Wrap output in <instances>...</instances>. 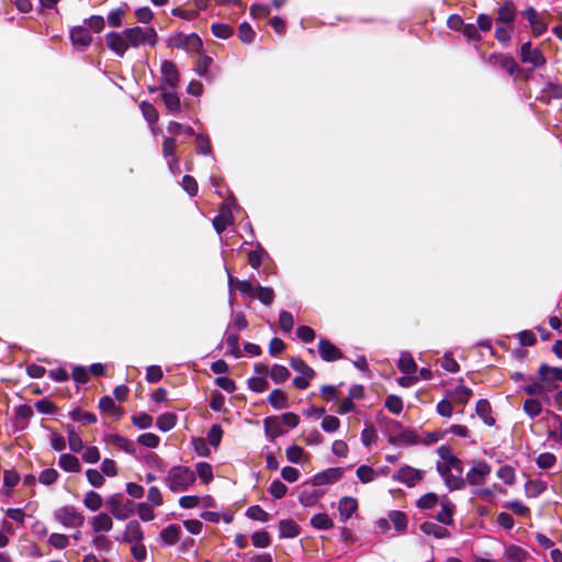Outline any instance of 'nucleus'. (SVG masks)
<instances>
[{"label":"nucleus","instance_id":"obj_36","mask_svg":"<svg viewBox=\"0 0 562 562\" xmlns=\"http://www.w3.org/2000/svg\"><path fill=\"white\" fill-rule=\"evenodd\" d=\"M397 368L405 374H413L417 371V364L412 355L408 352H402L398 359Z\"/></svg>","mask_w":562,"mask_h":562},{"label":"nucleus","instance_id":"obj_8","mask_svg":"<svg viewBox=\"0 0 562 562\" xmlns=\"http://www.w3.org/2000/svg\"><path fill=\"white\" fill-rule=\"evenodd\" d=\"M344 472V468H328L313 475L305 485L311 484L312 486H324L335 484L342 477Z\"/></svg>","mask_w":562,"mask_h":562},{"label":"nucleus","instance_id":"obj_13","mask_svg":"<svg viewBox=\"0 0 562 562\" xmlns=\"http://www.w3.org/2000/svg\"><path fill=\"white\" fill-rule=\"evenodd\" d=\"M318 352L324 361L331 362L344 358L342 352L328 339H321L318 342Z\"/></svg>","mask_w":562,"mask_h":562},{"label":"nucleus","instance_id":"obj_26","mask_svg":"<svg viewBox=\"0 0 562 562\" xmlns=\"http://www.w3.org/2000/svg\"><path fill=\"white\" fill-rule=\"evenodd\" d=\"M475 411L485 425L493 426L495 424V418L492 416L491 404L487 400H479Z\"/></svg>","mask_w":562,"mask_h":562},{"label":"nucleus","instance_id":"obj_62","mask_svg":"<svg viewBox=\"0 0 562 562\" xmlns=\"http://www.w3.org/2000/svg\"><path fill=\"white\" fill-rule=\"evenodd\" d=\"M238 36L241 42L249 44L254 42L256 33L249 23L244 22L238 27Z\"/></svg>","mask_w":562,"mask_h":562},{"label":"nucleus","instance_id":"obj_6","mask_svg":"<svg viewBox=\"0 0 562 562\" xmlns=\"http://www.w3.org/2000/svg\"><path fill=\"white\" fill-rule=\"evenodd\" d=\"M491 465L482 460L473 461L471 469L465 474V485L483 484L491 474Z\"/></svg>","mask_w":562,"mask_h":562},{"label":"nucleus","instance_id":"obj_44","mask_svg":"<svg viewBox=\"0 0 562 562\" xmlns=\"http://www.w3.org/2000/svg\"><path fill=\"white\" fill-rule=\"evenodd\" d=\"M69 416L74 422L83 423V424H95L98 418L94 414L89 412H83L79 408L72 409L69 413Z\"/></svg>","mask_w":562,"mask_h":562},{"label":"nucleus","instance_id":"obj_5","mask_svg":"<svg viewBox=\"0 0 562 562\" xmlns=\"http://www.w3.org/2000/svg\"><path fill=\"white\" fill-rule=\"evenodd\" d=\"M202 45V40L196 33H178L169 40V46L186 49L187 52L199 53Z\"/></svg>","mask_w":562,"mask_h":562},{"label":"nucleus","instance_id":"obj_60","mask_svg":"<svg viewBox=\"0 0 562 562\" xmlns=\"http://www.w3.org/2000/svg\"><path fill=\"white\" fill-rule=\"evenodd\" d=\"M247 384H248V387L252 392H256V393H262L269 386L268 381L262 376H252V378L248 379Z\"/></svg>","mask_w":562,"mask_h":562},{"label":"nucleus","instance_id":"obj_55","mask_svg":"<svg viewBox=\"0 0 562 562\" xmlns=\"http://www.w3.org/2000/svg\"><path fill=\"white\" fill-rule=\"evenodd\" d=\"M453 400L459 404L468 403L469 398L472 395L471 389L464 385H458L453 392L451 393Z\"/></svg>","mask_w":562,"mask_h":562},{"label":"nucleus","instance_id":"obj_42","mask_svg":"<svg viewBox=\"0 0 562 562\" xmlns=\"http://www.w3.org/2000/svg\"><path fill=\"white\" fill-rule=\"evenodd\" d=\"M271 380L276 383H282L290 376V371L282 364H273L269 371Z\"/></svg>","mask_w":562,"mask_h":562},{"label":"nucleus","instance_id":"obj_18","mask_svg":"<svg viewBox=\"0 0 562 562\" xmlns=\"http://www.w3.org/2000/svg\"><path fill=\"white\" fill-rule=\"evenodd\" d=\"M516 16V5L512 0L505 1L497 10L496 22L513 26Z\"/></svg>","mask_w":562,"mask_h":562},{"label":"nucleus","instance_id":"obj_23","mask_svg":"<svg viewBox=\"0 0 562 562\" xmlns=\"http://www.w3.org/2000/svg\"><path fill=\"white\" fill-rule=\"evenodd\" d=\"M389 442L391 445L403 443L406 446H412V445L419 443L420 440L414 431H412L409 429H404V430H401L396 436H391L389 438Z\"/></svg>","mask_w":562,"mask_h":562},{"label":"nucleus","instance_id":"obj_41","mask_svg":"<svg viewBox=\"0 0 562 562\" xmlns=\"http://www.w3.org/2000/svg\"><path fill=\"white\" fill-rule=\"evenodd\" d=\"M437 453L440 457V459L442 460V462H437L436 465H445L448 468L449 465H451L454 461H457L459 459L458 457H456L453 454L452 449L446 445L440 446L437 449Z\"/></svg>","mask_w":562,"mask_h":562},{"label":"nucleus","instance_id":"obj_63","mask_svg":"<svg viewBox=\"0 0 562 562\" xmlns=\"http://www.w3.org/2000/svg\"><path fill=\"white\" fill-rule=\"evenodd\" d=\"M357 477L362 483H370L375 479V472L370 465L362 464L357 469Z\"/></svg>","mask_w":562,"mask_h":562},{"label":"nucleus","instance_id":"obj_59","mask_svg":"<svg viewBox=\"0 0 562 562\" xmlns=\"http://www.w3.org/2000/svg\"><path fill=\"white\" fill-rule=\"evenodd\" d=\"M223 437V429L218 424H214L211 426L209 432H207V441L209 443L217 448L221 443Z\"/></svg>","mask_w":562,"mask_h":562},{"label":"nucleus","instance_id":"obj_37","mask_svg":"<svg viewBox=\"0 0 562 562\" xmlns=\"http://www.w3.org/2000/svg\"><path fill=\"white\" fill-rule=\"evenodd\" d=\"M280 538H295L300 530L297 525L291 519H283L279 522Z\"/></svg>","mask_w":562,"mask_h":562},{"label":"nucleus","instance_id":"obj_19","mask_svg":"<svg viewBox=\"0 0 562 562\" xmlns=\"http://www.w3.org/2000/svg\"><path fill=\"white\" fill-rule=\"evenodd\" d=\"M144 538V532L140 527V524L137 520H131L127 522L125 527V531L122 540L125 542H135L139 543Z\"/></svg>","mask_w":562,"mask_h":562},{"label":"nucleus","instance_id":"obj_51","mask_svg":"<svg viewBox=\"0 0 562 562\" xmlns=\"http://www.w3.org/2000/svg\"><path fill=\"white\" fill-rule=\"evenodd\" d=\"M212 34L215 37L227 40L232 36L234 30L231 25L225 23H213L211 26Z\"/></svg>","mask_w":562,"mask_h":562},{"label":"nucleus","instance_id":"obj_54","mask_svg":"<svg viewBox=\"0 0 562 562\" xmlns=\"http://www.w3.org/2000/svg\"><path fill=\"white\" fill-rule=\"evenodd\" d=\"M279 324L283 333L290 334L294 327L293 315L288 311H281L279 314Z\"/></svg>","mask_w":562,"mask_h":562},{"label":"nucleus","instance_id":"obj_64","mask_svg":"<svg viewBox=\"0 0 562 562\" xmlns=\"http://www.w3.org/2000/svg\"><path fill=\"white\" fill-rule=\"evenodd\" d=\"M137 515L143 521H151L155 519V513L148 503H138L136 505Z\"/></svg>","mask_w":562,"mask_h":562},{"label":"nucleus","instance_id":"obj_52","mask_svg":"<svg viewBox=\"0 0 562 562\" xmlns=\"http://www.w3.org/2000/svg\"><path fill=\"white\" fill-rule=\"evenodd\" d=\"M439 501V497L436 493L429 492L423 495L416 503L417 507L420 509H430L434 508Z\"/></svg>","mask_w":562,"mask_h":562},{"label":"nucleus","instance_id":"obj_56","mask_svg":"<svg viewBox=\"0 0 562 562\" xmlns=\"http://www.w3.org/2000/svg\"><path fill=\"white\" fill-rule=\"evenodd\" d=\"M212 63H213L212 57H210L207 55H201L196 63V68H195L198 76H200L202 78H209V68Z\"/></svg>","mask_w":562,"mask_h":562},{"label":"nucleus","instance_id":"obj_33","mask_svg":"<svg viewBox=\"0 0 562 562\" xmlns=\"http://www.w3.org/2000/svg\"><path fill=\"white\" fill-rule=\"evenodd\" d=\"M528 380H531L532 382L525 385L522 387L524 392L530 396H543L548 391H550V385H548L547 382L543 381H535L532 378H528Z\"/></svg>","mask_w":562,"mask_h":562},{"label":"nucleus","instance_id":"obj_25","mask_svg":"<svg viewBox=\"0 0 562 562\" xmlns=\"http://www.w3.org/2000/svg\"><path fill=\"white\" fill-rule=\"evenodd\" d=\"M504 558L507 562H525L529 553L521 547L512 544L505 549Z\"/></svg>","mask_w":562,"mask_h":562},{"label":"nucleus","instance_id":"obj_1","mask_svg":"<svg viewBox=\"0 0 562 562\" xmlns=\"http://www.w3.org/2000/svg\"><path fill=\"white\" fill-rule=\"evenodd\" d=\"M158 35L153 26L148 27H127L122 32H109L105 35V42L109 49L119 57H124L128 47L137 48L140 45L155 46Z\"/></svg>","mask_w":562,"mask_h":562},{"label":"nucleus","instance_id":"obj_34","mask_svg":"<svg viewBox=\"0 0 562 562\" xmlns=\"http://www.w3.org/2000/svg\"><path fill=\"white\" fill-rule=\"evenodd\" d=\"M323 494V492L317 490L305 488L299 494V502L304 507H311L314 506L319 501Z\"/></svg>","mask_w":562,"mask_h":562},{"label":"nucleus","instance_id":"obj_9","mask_svg":"<svg viewBox=\"0 0 562 562\" xmlns=\"http://www.w3.org/2000/svg\"><path fill=\"white\" fill-rule=\"evenodd\" d=\"M160 88L175 90L178 87L180 75L176 65L170 60H164L160 66Z\"/></svg>","mask_w":562,"mask_h":562},{"label":"nucleus","instance_id":"obj_17","mask_svg":"<svg viewBox=\"0 0 562 562\" xmlns=\"http://www.w3.org/2000/svg\"><path fill=\"white\" fill-rule=\"evenodd\" d=\"M440 505L441 510L437 514L436 520L441 525L451 526L456 505L447 497L441 499Z\"/></svg>","mask_w":562,"mask_h":562},{"label":"nucleus","instance_id":"obj_53","mask_svg":"<svg viewBox=\"0 0 562 562\" xmlns=\"http://www.w3.org/2000/svg\"><path fill=\"white\" fill-rule=\"evenodd\" d=\"M524 411L530 418H536L540 415L542 406L539 401L528 398L524 402Z\"/></svg>","mask_w":562,"mask_h":562},{"label":"nucleus","instance_id":"obj_10","mask_svg":"<svg viewBox=\"0 0 562 562\" xmlns=\"http://www.w3.org/2000/svg\"><path fill=\"white\" fill-rule=\"evenodd\" d=\"M520 60L524 64H530L532 68H539L546 64L542 52L539 48H533L529 41L521 44Z\"/></svg>","mask_w":562,"mask_h":562},{"label":"nucleus","instance_id":"obj_4","mask_svg":"<svg viewBox=\"0 0 562 562\" xmlns=\"http://www.w3.org/2000/svg\"><path fill=\"white\" fill-rule=\"evenodd\" d=\"M122 494H113L105 501L106 508L117 520L127 519L133 514L134 510V503L132 501H126V503H122Z\"/></svg>","mask_w":562,"mask_h":562},{"label":"nucleus","instance_id":"obj_11","mask_svg":"<svg viewBox=\"0 0 562 562\" xmlns=\"http://www.w3.org/2000/svg\"><path fill=\"white\" fill-rule=\"evenodd\" d=\"M425 472L414 469L409 465L402 467L396 473L393 474V480L405 484L407 487H414L418 482L424 479Z\"/></svg>","mask_w":562,"mask_h":562},{"label":"nucleus","instance_id":"obj_45","mask_svg":"<svg viewBox=\"0 0 562 562\" xmlns=\"http://www.w3.org/2000/svg\"><path fill=\"white\" fill-rule=\"evenodd\" d=\"M139 109L143 113V116L144 119L149 123V124H155L157 123L158 121V112L156 110V108L147 102V101H142L140 104H139Z\"/></svg>","mask_w":562,"mask_h":562},{"label":"nucleus","instance_id":"obj_21","mask_svg":"<svg viewBox=\"0 0 562 562\" xmlns=\"http://www.w3.org/2000/svg\"><path fill=\"white\" fill-rule=\"evenodd\" d=\"M91 527L95 533L108 532L112 529L113 521L106 513H100L92 517Z\"/></svg>","mask_w":562,"mask_h":562},{"label":"nucleus","instance_id":"obj_3","mask_svg":"<svg viewBox=\"0 0 562 562\" xmlns=\"http://www.w3.org/2000/svg\"><path fill=\"white\" fill-rule=\"evenodd\" d=\"M436 470L443 479L445 485L449 491H459L465 487V477H463V464L460 459L454 461L448 468L445 465H436Z\"/></svg>","mask_w":562,"mask_h":562},{"label":"nucleus","instance_id":"obj_39","mask_svg":"<svg viewBox=\"0 0 562 562\" xmlns=\"http://www.w3.org/2000/svg\"><path fill=\"white\" fill-rule=\"evenodd\" d=\"M311 525L318 530H328L334 526V521L326 513H319L311 518Z\"/></svg>","mask_w":562,"mask_h":562},{"label":"nucleus","instance_id":"obj_20","mask_svg":"<svg viewBox=\"0 0 562 562\" xmlns=\"http://www.w3.org/2000/svg\"><path fill=\"white\" fill-rule=\"evenodd\" d=\"M358 503L357 499L349 496H344L340 498L338 503V512L340 516V520L346 522L357 510Z\"/></svg>","mask_w":562,"mask_h":562},{"label":"nucleus","instance_id":"obj_38","mask_svg":"<svg viewBox=\"0 0 562 562\" xmlns=\"http://www.w3.org/2000/svg\"><path fill=\"white\" fill-rule=\"evenodd\" d=\"M176 423L177 416L173 413H165L158 416L156 426L160 431L167 432L176 426Z\"/></svg>","mask_w":562,"mask_h":562},{"label":"nucleus","instance_id":"obj_14","mask_svg":"<svg viewBox=\"0 0 562 562\" xmlns=\"http://www.w3.org/2000/svg\"><path fill=\"white\" fill-rule=\"evenodd\" d=\"M539 379L543 382H547L550 385V389H554L557 381H562V368L550 367L546 363H542L538 370Z\"/></svg>","mask_w":562,"mask_h":562},{"label":"nucleus","instance_id":"obj_7","mask_svg":"<svg viewBox=\"0 0 562 562\" xmlns=\"http://www.w3.org/2000/svg\"><path fill=\"white\" fill-rule=\"evenodd\" d=\"M55 518L66 528H78L85 517L74 506H64L55 512Z\"/></svg>","mask_w":562,"mask_h":562},{"label":"nucleus","instance_id":"obj_15","mask_svg":"<svg viewBox=\"0 0 562 562\" xmlns=\"http://www.w3.org/2000/svg\"><path fill=\"white\" fill-rule=\"evenodd\" d=\"M265 435L269 442H273L284 434L278 417L269 416L263 419Z\"/></svg>","mask_w":562,"mask_h":562},{"label":"nucleus","instance_id":"obj_31","mask_svg":"<svg viewBox=\"0 0 562 562\" xmlns=\"http://www.w3.org/2000/svg\"><path fill=\"white\" fill-rule=\"evenodd\" d=\"M268 403L274 409H284L290 406L286 395L280 389H274L271 391V393L268 396Z\"/></svg>","mask_w":562,"mask_h":562},{"label":"nucleus","instance_id":"obj_43","mask_svg":"<svg viewBox=\"0 0 562 562\" xmlns=\"http://www.w3.org/2000/svg\"><path fill=\"white\" fill-rule=\"evenodd\" d=\"M102 503L103 501L101 495L94 491H89L83 499L85 506L92 512L99 510L102 506Z\"/></svg>","mask_w":562,"mask_h":562},{"label":"nucleus","instance_id":"obj_22","mask_svg":"<svg viewBox=\"0 0 562 562\" xmlns=\"http://www.w3.org/2000/svg\"><path fill=\"white\" fill-rule=\"evenodd\" d=\"M420 530L427 535L432 536L436 539H445L450 537V531L432 521H425L420 525Z\"/></svg>","mask_w":562,"mask_h":562},{"label":"nucleus","instance_id":"obj_57","mask_svg":"<svg viewBox=\"0 0 562 562\" xmlns=\"http://www.w3.org/2000/svg\"><path fill=\"white\" fill-rule=\"evenodd\" d=\"M196 153L203 156L212 155V147L210 144V139L207 135L198 134L196 135Z\"/></svg>","mask_w":562,"mask_h":562},{"label":"nucleus","instance_id":"obj_16","mask_svg":"<svg viewBox=\"0 0 562 562\" xmlns=\"http://www.w3.org/2000/svg\"><path fill=\"white\" fill-rule=\"evenodd\" d=\"M181 535V527L176 524L168 525L166 528H164L159 533V540L161 546L164 547H171L176 544Z\"/></svg>","mask_w":562,"mask_h":562},{"label":"nucleus","instance_id":"obj_47","mask_svg":"<svg viewBox=\"0 0 562 562\" xmlns=\"http://www.w3.org/2000/svg\"><path fill=\"white\" fill-rule=\"evenodd\" d=\"M290 366L294 371L301 373V375L315 376V371L301 358H291Z\"/></svg>","mask_w":562,"mask_h":562},{"label":"nucleus","instance_id":"obj_30","mask_svg":"<svg viewBox=\"0 0 562 562\" xmlns=\"http://www.w3.org/2000/svg\"><path fill=\"white\" fill-rule=\"evenodd\" d=\"M66 431L68 435V443L71 451L79 453L83 450L85 443L80 435L76 431L75 426L71 424L66 425Z\"/></svg>","mask_w":562,"mask_h":562},{"label":"nucleus","instance_id":"obj_61","mask_svg":"<svg viewBox=\"0 0 562 562\" xmlns=\"http://www.w3.org/2000/svg\"><path fill=\"white\" fill-rule=\"evenodd\" d=\"M384 406L393 414H400L403 411V401L397 395H389L385 400Z\"/></svg>","mask_w":562,"mask_h":562},{"label":"nucleus","instance_id":"obj_49","mask_svg":"<svg viewBox=\"0 0 562 562\" xmlns=\"http://www.w3.org/2000/svg\"><path fill=\"white\" fill-rule=\"evenodd\" d=\"M196 471L195 476L198 475L202 482L209 483L213 480V469L212 465L207 462H199L195 465Z\"/></svg>","mask_w":562,"mask_h":562},{"label":"nucleus","instance_id":"obj_48","mask_svg":"<svg viewBox=\"0 0 562 562\" xmlns=\"http://www.w3.org/2000/svg\"><path fill=\"white\" fill-rule=\"evenodd\" d=\"M238 341H239V337L237 334H232V333L226 334V344L228 346V350H227L226 355H231L237 359L243 356L239 345H238Z\"/></svg>","mask_w":562,"mask_h":562},{"label":"nucleus","instance_id":"obj_27","mask_svg":"<svg viewBox=\"0 0 562 562\" xmlns=\"http://www.w3.org/2000/svg\"><path fill=\"white\" fill-rule=\"evenodd\" d=\"M268 257H269V254L261 246V244L256 243L255 249H252L248 252V262L252 269L258 270L262 263V260Z\"/></svg>","mask_w":562,"mask_h":562},{"label":"nucleus","instance_id":"obj_46","mask_svg":"<svg viewBox=\"0 0 562 562\" xmlns=\"http://www.w3.org/2000/svg\"><path fill=\"white\" fill-rule=\"evenodd\" d=\"M255 297H257L263 305L270 306L274 299V291L272 288L258 284Z\"/></svg>","mask_w":562,"mask_h":562},{"label":"nucleus","instance_id":"obj_28","mask_svg":"<svg viewBox=\"0 0 562 562\" xmlns=\"http://www.w3.org/2000/svg\"><path fill=\"white\" fill-rule=\"evenodd\" d=\"M58 465L66 472L77 473L80 471V462L77 457L70 453L59 456Z\"/></svg>","mask_w":562,"mask_h":562},{"label":"nucleus","instance_id":"obj_50","mask_svg":"<svg viewBox=\"0 0 562 562\" xmlns=\"http://www.w3.org/2000/svg\"><path fill=\"white\" fill-rule=\"evenodd\" d=\"M246 516L249 519L267 522L270 518V515L263 510L259 505H252L246 510Z\"/></svg>","mask_w":562,"mask_h":562},{"label":"nucleus","instance_id":"obj_40","mask_svg":"<svg viewBox=\"0 0 562 562\" xmlns=\"http://www.w3.org/2000/svg\"><path fill=\"white\" fill-rule=\"evenodd\" d=\"M99 408L102 412L113 414L117 418H120L122 416V414H123L121 408L115 404L114 400L111 396H109V395H105V396L100 398V401H99Z\"/></svg>","mask_w":562,"mask_h":562},{"label":"nucleus","instance_id":"obj_35","mask_svg":"<svg viewBox=\"0 0 562 562\" xmlns=\"http://www.w3.org/2000/svg\"><path fill=\"white\" fill-rule=\"evenodd\" d=\"M389 520L393 524L394 529L398 532H404L407 529L408 518L404 512L391 510L389 513Z\"/></svg>","mask_w":562,"mask_h":562},{"label":"nucleus","instance_id":"obj_12","mask_svg":"<svg viewBox=\"0 0 562 562\" xmlns=\"http://www.w3.org/2000/svg\"><path fill=\"white\" fill-rule=\"evenodd\" d=\"M70 41L80 50H86L92 43V35L86 26L77 25L70 30Z\"/></svg>","mask_w":562,"mask_h":562},{"label":"nucleus","instance_id":"obj_24","mask_svg":"<svg viewBox=\"0 0 562 562\" xmlns=\"http://www.w3.org/2000/svg\"><path fill=\"white\" fill-rule=\"evenodd\" d=\"M161 99L169 114L177 115L181 110L180 99L173 90H166L161 93Z\"/></svg>","mask_w":562,"mask_h":562},{"label":"nucleus","instance_id":"obj_58","mask_svg":"<svg viewBox=\"0 0 562 562\" xmlns=\"http://www.w3.org/2000/svg\"><path fill=\"white\" fill-rule=\"evenodd\" d=\"M557 462V457L551 452H542L536 459V464L543 470L551 469Z\"/></svg>","mask_w":562,"mask_h":562},{"label":"nucleus","instance_id":"obj_29","mask_svg":"<svg viewBox=\"0 0 562 562\" xmlns=\"http://www.w3.org/2000/svg\"><path fill=\"white\" fill-rule=\"evenodd\" d=\"M233 223V214L232 212L226 209V207H223L221 210V213L215 216L213 218V227L214 229L221 234L222 232H224L226 229V227Z\"/></svg>","mask_w":562,"mask_h":562},{"label":"nucleus","instance_id":"obj_32","mask_svg":"<svg viewBox=\"0 0 562 562\" xmlns=\"http://www.w3.org/2000/svg\"><path fill=\"white\" fill-rule=\"evenodd\" d=\"M109 441L119 447L121 450L125 451L126 453H135L136 447L135 442L124 436L114 434L109 436Z\"/></svg>","mask_w":562,"mask_h":562},{"label":"nucleus","instance_id":"obj_2","mask_svg":"<svg viewBox=\"0 0 562 562\" xmlns=\"http://www.w3.org/2000/svg\"><path fill=\"white\" fill-rule=\"evenodd\" d=\"M168 488L173 493L188 491L195 482V473L189 467L173 465L164 479Z\"/></svg>","mask_w":562,"mask_h":562}]
</instances>
